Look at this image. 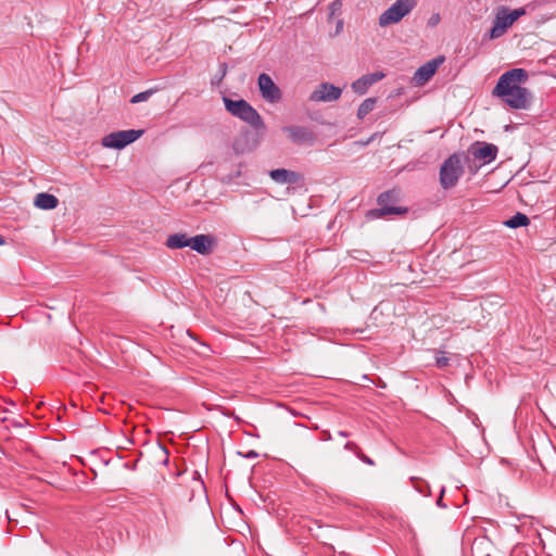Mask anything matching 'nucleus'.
<instances>
[{"instance_id": "f257e3e1", "label": "nucleus", "mask_w": 556, "mask_h": 556, "mask_svg": "<svg viewBox=\"0 0 556 556\" xmlns=\"http://www.w3.org/2000/svg\"><path fill=\"white\" fill-rule=\"evenodd\" d=\"M525 68H513L501 75L492 94L502 99L514 110H527L532 102V94L526 87L520 86L528 80Z\"/></svg>"}, {"instance_id": "f03ea898", "label": "nucleus", "mask_w": 556, "mask_h": 556, "mask_svg": "<svg viewBox=\"0 0 556 556\" xmlns=\"http://www.w3.org/2000/svg\"><path fill=\"white\" fill-rule=\"evenodd\" d=\"M228 113L248 124L254 130L265 129V123L260 113L244 99L232 100L228 97L223 98Z\"/></svg>"}, {"instance_id": "7ed1b4c3", "label": "nucleus", "mask_w": 556, "mask_h": 556, "mask_svg": "<svg viewBox=\"0 0 556 556\" xmlns=\"http://www.w3.org/2000/svg\"><path fill=\"white\" fill-rule=\"evenodd\" d=\"M525 9L509 10L507 7H500L496 10L491 29L484 35V38L494 40L505 35L507 29L523 14Z\"/></svg>"}, {"instance_id": "20e7f679", "label": "nucleus", "mask_w": 556, "mask_h": 556, "mask_svg": "<svg viewBox=\"0 0 556 556\" xmlns=\"http://www.w3.org/2000/svg\"><path fill=\"white\" fill-rule=\"evenodd\" d=\"M464 174L460 156L456 153L450 155L441 165L439 178L444 190L454 188Z\"/></svg>"}, {"instance_id": "39448f33", "label": "nucleus", "mask_w": 556, "mask_h": 556, "mask_svg": "<svg viewBox=\"0 0 556 556\" xmlns=\"http://www.w3.org/2000/svg\"><path fill=\"white\" fill-rule=\"evenodd\" d=\"M417 5V0H396L379 16V26L387 27L391 24L399 23L403 17L408 15Z\"/></svg>"}, {"instance_id": "423d86ee", "label": "nucleus", "mask_w": 556, "mask_h": 556, "mask_svg": "<svg viewBox=\"0 0 556 556\" xmlns=\"http://www.w3.org/2000/svg\"><path fill=\"white\" fill-rule=\"evenodd\" d=\"M397 200V193L394 190L382 192L378 199V208L369 211V216L374 218L384 217L388 215H402L407 212L406 207L395 206L391 203Z\"/></svg>"}, {"instance_id": "0eeeda50", "label": "nucleus", "mask_w": 556, "mask_h": 556, "mask_svg": "<svg viewBox=\"0 0 556 556\" xmlns=\"http://www.w3.org/2000/svg\"><path fill=\"white\" fill-rule=\"evenodd\" d=\"M142 134V129L113 131L102 138V146L110 149L121 150L139 139Z\"/></svg>"}, {"instance_id": "6e6552de", "label": "nucleus", "mask_w": 556, "mask_h": 556, "mask_svg": "<svg viewBox=\"0 0 556 556\" xmlns=\"http://www.w3.org/2000/svg\"><path fill=\"white\" fill-rule=\"evenodd\" d=\"M257 86L262 98L268 103H277L282 99L280 88L275 84L271 77L262 73L257 77Z\"/></svg>"}, {"instance_id": "1a4fd4ad", "label": "nucleus", "mask_w": 556, "mask_h": 556, "mask_svg": "<svg viewBox=\"0 0 556 556\" xmlns=\"http://www.w3.org/2000/svg\"><path fill=\"white\" fill-rule=\"evenodd\" d=\"M342 89L330 83H321L309 94L312 102H333L340 99Z\"/></svg>"}, {"instance_id": "9d476101", "label": "nucleus", "mask_w": 556, "mask_h": 556, "mask_svg": "<svg viewBox=\"0 0 556 556\" xmlns=\"http://www.w3.org/2000/svg\"><path fill=\"white\" fill-rule=\"evenodd\" d=\"M470 152L476 160L481 161V164L485 165L496 159L498 149L495 144L492 143L476 142L471 147Z\"/></svg>"}, {"instance_id": "9b49d317", "label": "nucleus", "mask_w": 556, "mask_h": 556, "mask_svg": "<svg viewBox=\"0 0 556 556\" xmlns=\"http://www.w3.org/2000/svg\"><path fill=\"white\" fill-rule=\"evenodd\" d=\"M283 132L288 134L289 139L295 144H312L315 141L314 132L304 126H285Z\"/></svg>"}, {"instance_id": "f8f14e48", "label": "nucleus", "mask_w": 556, "mask_h": 556, "mask_svg": "<svg viewBox=\"0 0 556 556\" xmlns=\"http://www.w3.org/2000/svg\"><path fill=\"white\" fill-rule=\"evenodd\" d=\"M443 58H437L421 65L414 75V81L417 86L427 83L437 72L439 65L443 62Z\"/></svg>"}, {"instance_id": "ddd939ff", "label": "nucleus", "mask_w": 556, "mask_h": 556, "mask_svg": "<svg viewBox=\"0 0 556 556\" xmlns=\"http://www.w3.org/2000/svg\"><path fill=\"white\" fill-rule=\"evenodd\" d=\"M384 76L382 72L363 75L352 83L351 88L356 94H365L374 84L384 78Z\"/></svg>"}, {"instance_id": "4468645a", "label": "nucleus", "mask_w": 556, "mask_h": 556, "mask_svg": "<svg viewBox=\"0 0 556 556\" xmlns=\"http://www.w3.org/2000/svg\"><path fill=\"white\" fill-rule=\"evenodd\" d=\"M214 244V238L210 235H197L190 238V248L199 254H208Z\"/></svg>"}, {"instance_id": "2eb2a0df", "label": "nucleus", "mask_w": 556, "mask_h": 556, "mask_svg": "<svg viewBox=\"0 0 556 556\" xmlns=\"http://www.w3.org/2000/svg\"><path fill=\"white\" fill-rule=\"evenodd\" d=\"M270 178L280 185L295 184L300 176L298 173L285 168H277L269 172Z\"/></svg>"}, {"instance_id": "dca6fc26", "label": "nucleus", "mask_w": 556, "mask_h": 556, "mask_svg": "<svg viewBox=\"0 0 556 556\" xmlns=\"http://www.w3.org/2000/svg\"><path fill=\"white\" fill-rule=\"evenodd\" d=\"M34 204L41 210H53L58 206L59 200L53 194L40 192L36 194Z\"/></svg>"}, {"instance_id": "f3484780", "label": "nucleus", "mask_w": 556, "mask_h": 556, "mask_svg": "<svg viewBox=\"0 0 556 556\" xmlns=\"http://www.w3.org/2000/svg\"><path fill=\"white\" fill-rule=\"evenodd\" d=\"M190 238L186 233H174L170 235L166 240V247L168 249H182L190 247Z\"/></svg>"}, {"instance_id": "a211bd4d", "label": "nucleus", "mask_w": 556, "mask_h": 556, "mask_svg": "<svg viewBox=\"0 0 556 556\" xmlns=\"http://www.w3.org/2000/svg\"><path fill=\"white\" fill-rule=\"evenodd\" d=\"M530 223L529 217L523 213H516L513 217L504 222V225L508 228H518L528 226Z\"/></svg>"}, {"instance_id": "6ab92c4d", "label": "nucleus", "mask_w": 556, "mask_h": 556, "mask_svg": "<svg viewBox=\"0 0 556 556\" xmlns=\"http://www.w3.org/2000/svg\"><path fill=\"white\" fill-rule=\"evenodd\" d=\"M376 103H377L376 98L365 99L358 106L357 118L364 119L375 109Z\"/></svg>"}, {"instance_id": "aec40b11", "label": "nucleus", "mask_w": 556, "mask_h": 556, "mask_svg": "<svg viewBox=\"0 0 556 556\" xmlns=\"http://www.w3.org/2000/svg\"><path fill=\"white\" fill-rule=\"evenodd\" d=\"M410 480H412V484H413L414 489L418 493H420L424 496L430 495V485L426 481H424L419 478H415V477H412Z\"/></svg>"}, {"instance_id": "412c9836", "label": "nucleus", "mask_w": 556, "mask_h": 556, "mask_svg": "<svg viewBox=\"0 0 556 556\" xmlns=\"http://www.w3.org/2000/svg\"><path fill=\"white\" fill-rule=\"evenodd\" d=\"M152 94V91L151 90H147V91H143V92H139L137 94H135L130 102L131 103H139V102H143V101H147L150 96Z\"/></svg>"}, {"instance_id": "4be33fe9", "label": "nucleus", "mask_w": 556, "mask_h": 556, "mask_svg": "<svg viewBox=\"0 0 556 556\" xmlns=\"http://www.w3.org/2000/svg\"><path fill=\"white\" fill-rule=\"evenodd\" d=\"M450 358L445 355H440L435 357V365L439 368H444L448 365Z\"/></svg>"}, {"instance_id": "5701e85b", "label": "nucleus", "mask_w": 556, "mask_h": 556, "mask_svg": "<svg viewBox=\"0 0 556 556\" xmlns=\"http://www.w3.org/2000/svg\"><path fill=\"white\" fill-rule=\"evenodd\" d=\"M344 450L350 451V452L354 453L355 455H357L361 452L359 446L352 441H348L344 444Z\"/></svg>"}, {"instance_id": "b1692460", "label": "nucleus", "mask_w": 556, "mask_h": 556, "mask_svg": "<svg viewBox=\"0 0 556 556\" xmlns=\"http://www.w3.org/2000/svg\"><path fill=\"white\" fill-rule=\"evenodd\" d=\"M363 463L367 464V465H370V466H374L375 463L374 460L366 456L362 451L356 455Z\"/></svg>"}, {"instance_id": "393cba45", "label": "nucleus", "mask_w": 556, "mask_h": 556, "mask_svg": "<svg viewBox=\"0 0 556 556\" xmlns=\"http://www.w3.org/2000/svg\"><path fill=\"white\" fill-rule=\"evenodd\" d=\"M444 493H445V488H444V486H442L441 492H440V496H439V498L437 500V505H438L439 507H441V508H445V507H446V505H445V504H444V502H443V495H444Z\"/></svg>"}, {"instance_id": "a878e982", "label": "nucleus", "mask_w": 556, "mask_h": 556, "mask_svg": "<svg viewBox=\"0 0 556 556\" xmlns=\"http://www.w3.org/2000/svg\"><path fill=\"white\" fill-rule=\"evenodd\" d=\"M239 454L242 455L244 458H248V459H254V458L258 457V453L253 451V450L249 451L247 454H242L240 452H239Z\"/></svg>"}, {"instance_id": "bb28decb", "label": "nucleus", "mask_w": 556, "mask_h": 556, "mask_svg": "<svg viewBox=\"0 0 556 556\" xmlns=\"http://www.w3.org/2000/svg\"><path fill=\"white\" fill-rule=\"evenodd\" d=\"M439 22H440V15H439V14H433V15L429 18V25H430V26H435Z\"/></svg>"}, {"instance_id": "cd10ccee", "label": "nucleus", "mask_w": 556, "mask_h": 556, "mask_svg": "<svg viewBox=\"0 0 556 556\" xmlns=\"http://www.w3.org/2000/svg\"><path fill=\"white\" fill-rule=\"evenodd\" d=\"M338 435H340L342 438H348L350 435V433L346 431L340 430V431H338Z\"/></svg>"}, {"instance_id": "c85d7f7f", "label": "nucleus", "mask_w": 556, "mask_h": 556, "mask_svg": "<svg viewBox=\"0 0 556 556\" xmlns=\"http://www.w3.org/2000/svg\"><path fill=\"white\" fill-rule=\"evenodd\" d=\"M5 243L4 238L0 235V245H3Z\"/></svg>"}, {"instance_id": "c756f323", "label": "nucleus", "mask_w": 556, "mask_h": 556, "mask_svg": "<svg viewBox=\"0 0 556 556\" xmlns=\"http://www.w3.org/2000/svg\"><path fill=\"white\" fill-rule=\"evenodd\" d=\"M326 438H327L328 440H330V439H331V435L328 433V434H326Z\"/></svg>"}]
</instances>
